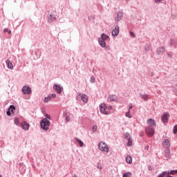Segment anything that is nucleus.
<instances>
[{
    "label": "nucleus",
    "mask_w": 177,
    "mask_h": 177,
    "mask_svg": "<svg viewBox=\"0 0 177 177\" xmlns=\"http://www.w3.org/2000/svg\"><path fill=\"white\" fill-rule=\"evenodd\" d=\"M147 124L149 125L148 127L146 128V133L148 135V136H153L155 133L154 127H156V121L153 119H149L147 120Z\"/></svg>",
    "instance_id": "f257e3e1"
},
{
    "label": "nucleus",
    "mask_w": 177,
    "mask_h": 177,
    "mask_svg": "<svg viewBox=\"0 0 177 177\" xmlns=\"http://www.w3.org/2000/svg\"><path fill=\"white\" fill-rule=\"evenodd\" d=\"M107 39H109V36L102 33L101 37L98 39V42L102 48H106V41H107Z\"/></svg>",
    "instance_id": "f03ea898"
},
{
    "label": "nucleus",
    "mask_w": 177,
    "mask_h": 177,
    "mask_svg": "<svg viewBox=\"0 0 177 177\" xmlns=\"http://www.w3.org/2000/svg\"><path fill=\"white\" fill-rule=\"evenodd\" d=\"M40 125L42 129L44 131H48V129H49V125H50V122L48 120L47 118H44L41 121Z\"/></svg>",
    "instance_id": "7ed1b4c3"
},
{
    "label": "nucleus",
    "mask_w": 177,
    "mask_h": 177,
    "mask_svg": "<svg viewBox=\"0 0 177 177\" xmlns=\"http://www.w3.org/2000/svg\"><path fill=\"white\" fill-rule=\"evenodd\" d=\"M98 149L101 151H104V153H109V147L107 146V144L101 142L98 145Z\"/></svg>",
    "instance_id": "20e7f679"
},
{
    "label": "nucleus",
    "mask_w": 177,
    "mask_h": 177,
    "mask_svg": "<svg viewBox=\"0 0 177 177\" xmlns=\"http://www.w3.org/2000/svg\"><path fill=\"white\" fill-rule=\"evenodd\" d=\"M100 112L105 115H109L110 111H107V105L106 104H101L100 106Z\"/></svg>",
    "instance_id": "39448f33"
},
{
    "label": "nucleus",
    "mask_w": 177,
    "mask_h": 177,
    "mask_svg": "<svg viewBox=\"0 0 177 177\" xmlns=\"http://www.w3.org/2000/svg\"><path fill=\"white\" fill-rule=\"evenodd\" d=\"M22 92L24 95H30L31 93V88L25 86L22 88Z\"/></svg>",
    "instance_id": "423d86ee"
},
{
    "label": "nucleus",
    "mask_w": 177,
    "mask_h": 177,
    "mask_svg": "<svg viewBox=\"0 0 177 177\" xmlns=\"http://www.w3.org/2000/svg\"><path fill=\"white\" fill-rule=\"evenodd\" d=\"M53 89H55L57 93H62V91H63V87L59 84H55L53 86Z\"/></svg>",
    "instance_id": "0eeeda50"
},
{
    "label": "nucleus",
    "mask_w": 177,
    "mask_h": 177,
    "mask_svg": "<svg viewBox=\"0 0 177 177\" xmlns=\"http://www.w3.org/2000/svg\"><path fill=\"white\" fill-rule=\"evenodd\" d=\"M21 127L22 129H24V131H28L30 129V124L27 123V122H23L21 124Z\"/></svg>",
    "instance_id": "6e6552de"
},
{
    "label": "nucleus",
    "mask_w": 177,
    "mask_h": 177,
    "mask_svg": "<svg viewBox=\"0 0 177 177\" xmlns=\"http://www.w3.org/2000/svg\"><path fill=\"white\" fill-rule=\"evenodd\" d=\"M120 34V27L118 26H115V30L112 31V35L113 37H117Z\"/></svg>",
    "instance_id": "1a4fd4ad"
},
{
    "label": "nucleus",
    "mask_w": 177,
    "mask_h": 177,
    "mask_svg": "<svg viewBox=\"0 0 177 177\" xmlns=\"http://www.w3.org/2000/svg\"><path fill=\"white\" fill-rule=\"evenodd\" d=\"M162 146L165 147V149L169 148V146H171V144L169 143V140L165 139L162 142Z\"/></svg>",
    "instance_id": "9d476101"
},
{
    "label": "nucleus",
    "mask_w": 177,
    "mask_h": 177,
    "mask_svg": "<svg viewBox=\"0 0 177 177\" xmlns=\"http://www.w3.org/2000/svg\"><path fill=\"white\" fill-rule=\"evenodd\" d=\"M168 117H169V114L168 113H165L162 116V122H168Z\"/></svg>",
    "instance_id": "9b49d317"
},
{
    "label": "nucleus",
    "mask_w": 177,
    "mask_h": 177,
    "mask_svg": "<svg viewBox=\"0 0 177 177\" xmlns=\"http://www.w3.org/2000/svg\"><path fill=\"white\" fill-rule=\"evenodd\" d=\"M163 52H165L164 47H159L156 51L157 55H161Z\"/></svg>",
    "instance_id": "f8f14e48"
},
{
    "label": "nucleus",
    "mask_w": 177,
    "mask_h": 177,
    "mask_svg": "<svg viewBox=\"0 0 177 177\" xmlns=\"http://www.w3.org/2000/svg\"><path fill=\"white\" fill-rule=\"evenodd\" d=\"M122 19V13L121 12H118L117 17L115 18V20L117 21H120Z\"/></svg>",
    "instance_id": "ddd939ff"
},
{
    "label": "nucleus",
    "mask_w": 177,
    "mask_h": 177,
    "mask_svg": "<svg viewBox=\"0 0 177 177\" xmlns=\"http://www.w3.org/2000/svg\"><path fill=\"white\" fill-rule=\"evenodd\" d=\"M6 64L8 65V68H13V64H12V62H10V60L7 59Z\"/></svg>",
    "instance_id": "4468645a"
},
{
    "label": "nucleus",
    "mask_w": 177,
    "mask_h": 177,
    "mask_svg": "<svg viewBox=\"0 0 177 177\" xmlns=\"http://www.w3.org/2000/svg\"><path fill=\"white\" fill-rule=\"evenodd\" d=\"M82 100L84 103H87L88 102V96L85 94L82 95Z\"/></svg>",
    "instance_id": "2eb2a0df"
},
{
    "label": "nucleus",
    "mask_w": 177,
    "mask_h": 177,
    "mask_svg": "<svg viewBox=\"0 0 177 177\" xmlns=\"http://www.w3.org/2000/svg\"><path fill=\"white\" fill-rule=\"evenodd\" d=\"M115 99H117V97H115V95H110L109 97V102H114V100H115Z\"/></svg>",
    "instance_id": "dca6fc26"
},
{
    "label": "nucleus",
    "mask_w": 177,
    "mask_h": 177,
    "mask_svg": "<svg viewBox=\"0 0 177 177\" xmlns=\"http://www.w3.org/2000/svg\"><path fill=\"white\" fill-rule=\"evenodd\" d=\"M126 161H127V162H128V164H132V157L127 156L126 158Z\"/></svg>",
    "instance_id": "f3484780"
},
{
    "label": "nucleus",
    "mask_w": 177,
    "mask_h": 177,
    "mask_svg": "<svg viewBox=\"0 0 177 177\" xmlns=\"http://www.w3.org/2000/svg\"><path fill=\"white\" fill-rule=\"evenodd\" d=\"M167 175H169V171H164L158 177H165Z\"/></svg>",
    "instance_id": "a211bd4d"
},
{
    "label": "nucleus",
    "mask_w": 177,
    "mask_h": 177,
    "mask_svg": "<svg viewBox=\"0 0 177 177\" xmlns=\"http://www.w3.org/2000/svg\"><path fill=\"white\" fill-rule=\"evenodd\" d=\"M167 175H169V171H164L158 177H165Z\"/></svg>",
    "instance_id": "6ab92c4d"
},
{
    "label": "nucleus",
    "mask_w": 177,
    "mask_h": 177,
    "mask_svg": "<svg viewBox=\"0 0 177 177\" xmlns=\"http://www.w3.org/2000/svg\"><path fill=\"white\" fill-rule=\"evenodd\" d=\"M142 99L144 100H149V95L147 94H144L141 95Z\"/></svg>",
    "instance_id": "aec40b11"
},
{
    "label": "nucleus",
    "mask_w": 177,
    "mask_h": 177,
    "mask_svg": "<svg viewBox=\"0 0 177 177\" xmlns=\"http://www.w3.org/2000/svg\"><path fill=\"white\" fill-rule=\"evenodd\" d=\"M132 176V174L131 172L124 173L122 175V177H131Z\"/></svg>",
    "instance_id": "412c9836"
},
{
    "label": "nucleus",
    "mask_w": 177,
    "mask_h": 177,
    "mask_svg": "<svg viewBox=\"0 0 177 177\" xmlns=\"http://www.w3.org/2000/svg\"><path fill=\"white\" fill-rule=\"evenodd\" d=\"M50 100H52V97L51 96H48V97H46L44 99V102L45 103H48V102H49Z\"/></svg>",
    "instance_id": "4be33fe9"
},
{
    "label": "nucleus",
    "mask_w": 177,
    "mask_h": 177,
    "mask_svg": "<svg viewBox=\"0 0 177 177\" xmlns=\"http://www.w3.org/2000/svg\"><path fill=\"white\" fill-rule=\"evenodd\" d=\"M76 140L80 144V147H82V146H84V142L81 140L76 138Z\"/></svg>",
    "instance_id": "5701e85b"
},
{
    "label": "nucleus",
    "mask_w": 177,
    "mask_h": 177,
    "mask_svg": "<svg viewBox=\"0 0 177 177\" xmlns=\"http://www.w3.org/2000/svg\"><path fill=\"white\" fill-rule=\"evenodd\" d=\"M125 139H127V140H129L131 139V136H129V133H127L124 134Z\"/></svg>",
    "instance_id": "b1692460"
},
{
    "label": "nucleus",
    "mask_w": 177,
    "mask_h": 177,
    "mask_svg": "<svg viewBox=\"0 0 177 177\" xmlns=\"http://www.w3.org/2000/svg\"><path fill=\"white\" fill-rule=\"evenodd\" d=\"M12 113H13V110H16V109L15 108V106L11 105L10 106L9 109H8Z\"/></svg>",
    "instance_id": "393cba45"
},
{
    "label": "nucleus",
    "mask_w": 177,
    "mask_h": 177,
    "mask_svg": "<svg viewBox=\"0 0 177 177\" xmlns=\"http://www.w3.org/2000/svg\"><path fill=\"white\" fill-rule=\"evenodd\" d=\"M14 122H15V125H19V118H15L14 119Z\"/></svg>",
    "instance_id": "a878e982"
},
{
    "label": "nucleus",
    "mask_w": 177,
    "mask_h": 177,
    "mask_svg": "<svg viewBox=\"0 0 177 177\" xmlns=\"http://www.w3.org/2000/svg\"><path fill=\"white\" fill-rule=\"evenodd\" d=\"M92 129L93 132H96L97 131V126L96 125L93 126Z\"/></svg>",
    "instance_id": "bb28decb"
},
{
    "label": "nucleus",
    "mask_w": 177,
    "mask_h": 177,
    "mask_svg": "<svg viewBox=\"0 0 177 177\" xmlns=\"http://www.w3.org/2000/svg\"><path fill=\"white\" fill-rule=\"evenodd\" d=\"M127 146H132V140L131 138L129 140H127Z\"/></svg>",
    "instance_id": "cd10ccee"
},
{
    "label": "nucleus",
    "mask_w": 177,
    "mask_h": 177,
    "mask_svg": "<svg viewBox=\"0 0 177 177\" xmlns=\"http://www.w3.org/2000/svg\"><path fill=\"white\" fill-rule=\"evenodd\" d=\"M3 32H8V34H11L12 31L9 30L8 28H6L3 30Z\"/></svg>",
    "instance_id": "c85d7f7f"
},
{
    "label": "nucleus",
    "mask_w": 177,
    "mask_h": 177,
    "mask_svg": "<svg viewBox=\"0 0 177 177\" xmlns=\"http://www.w3.org/2000/svg\"><path fill=\"white\" fill-rule=\"evenodd\" d=\"M129 113H130L129 111L126 113V117H128L129 118H132V115H131Z\"/></svg>",
    "instance_id": "c756f323"
},
{
    "label": "nucleus",
    "mask_w": 177,
    "mask_h": 177,
    "mask_svg": "<svg viewBox=\"0 0 177 177\" xmlns=\"http://www.w3.org/2000/svg\"><path fill=\"white\" fill-rule=\"evenodd\" d=\"M175 174H177V170H171L170 172H169V174L171 175H175Z\"/></svg>",
    "instance_id": "7c9ffc66"
},
{
    "label": "nucleus",
    "mask_w": 177,
    "mask_h": 177,
    "mask_svg": "<svg viewBox=\"0 0 177 177\" xmlns=\"http://www.w3.org/2000/svg\"><path fill=\"white\" fill-rule=\"evenodd\" d=\"M130 35H131V37H132V38H135L136 37L135 33H133V32H130Z\"/></svg>",
    "instance_id": "2f4dec72"
},
{
    "label": "nucleus",
    "mask_w": 177,
    "mask_h": 177,
    "mask_svg": "<svg viewBox=\"0 0 177 177\" xmlns=\"http://www.w3.org/2000/svg\"><path fill=\"white\" fill-rule=\"evenodd\" d=\"M174 133H177V125H176L174 128Z\"/></svg>",
    "instance_id": "473e14b6"
},
{
    "label": "nucleus",
    "mask_w": 177,
    "mask_h": 177,
    "mask_svg": "<svg viewBox=\"0 0 177 177\" xmlns=\"http://www.w3.org/2000/svg\"><path fill=\"white\" fill-rule=\"evenodd\" d=\"M112 109H113V107L108 106V107H106V111H109L111 110Z\"/></svg>",
    "instance_id": "72a5a7b5"
},
{
    "label": "nucleus",
    "mask_w": 177,
    "mask_h": 177,
    "mask_svg": "<svg viewBox=\"0 0 177 177\" xmlns=\"http://www.w3.org/2000/svg\"><path fill=\"white\" fill-rule=\"evenodd\" d=\"M65 120H66V122H68V121H70V117L67 116V117L65 118Z\"/></svg>",
    "instance_id": "f704fd0d"
},
{
    "label": "nucleus",
    "mask_w": 177,
    "mask_h": 177,
    "mask_svg": "<svg viewBox=\"0 0 177 177\" xmlns=\"http://www.w3.org/2000/svg\"><path fill=\"white\" fill-rule=\"evenodd\" d=\"M91 82H95V77H92L91 78Z\"/></svg>",
    "instance_id": "c9c22d12"
},
{
    "label": "nucleus",
    "mask_w": 177,
    "mask_h": 177,
    "mask_svg": "<svg viewBox=\"0 0 177 177\" xmlns=\"http://www.w3.org/2000/svg\"><path fill=\"white\" fill-rule=\"evenodd\" d=\"M7 115H10V109H9L7 111Z\"/></svg>",
    "instance_id": "e433bc0d"
},
{
    "label": "nucleus",
    "mask_w": 177,
    "mask_h": 177,
    "mask_svg": "<svg viewBox=\"0 0 177 177\" xmlns=\"http://www.w3.org/2000/svg\"><path fill=\"white\" fill-rule=\"evenodd\" d=\"M46 117L48 120H50V115L46 114Z\"/></svg>",
    "instance_id": "4c0bfd02"
},
{
    "label": "nucleus",
    "mask_w": 177,
    "mask_h": 177,
    "mask_svg": "<svg viewBox=\"0 0 177 177\" xmlns=\"http://www.w3.org/2000/svg\"><path fill=\"white\" fill-rule=\"evenodd\" d=\"M97 168H98V169H102V166H100V165H97Z\"/></svg>",
    "instance_id": "58836bf2"
},
{
    "label": "nucleus",
    "mask_w": 177,
    "mask_h": 177,
    "mask_svg": "<svg viewBox=\"0 0 177 177\" xmlns=\"http://www.w3.org/2000/svg\"><path fill=\"white\" fill-rule=\"evenodd\" d=\"M50 97L55 98L56 97V94H52Z\"/></svg>",
    "instance_id": "ea45409f"
},
{
    "label": "nucleus",
    "mask_w": 177,
    "mask_h": 177,
    "mask_svg": "<svg viewBox=\"0 0 177 177\" xmlns=\"http://www.w3.org/2000/svg\"><path fill=\"white\" fill-rule=\"evenodd\" d=\"M161 1H162V0H155V2L157 3L158 2H161Z\"/></svg>",
    "instance_id": "a19ab883"
},
{
    "label": "nucleus",
    "mask_w": 177,
    "mask_h": 177,
    "mask_svg": "<svg viewBox=\"0 0 177 177\" xmlns=\"http://www.w3.org/2000/svg\"><path fill=\"white\" fill-rule=\"evenodd\" d=\"M54 17H52V15H50V19L53 20Z\"/></svg>",
    "instance_id": "79ce46f5"
},
{
    "label": "nucleus",
    "mask_w": 177,
    "mask_h": 177,
    "mask_svg": "<svg viewBox=\"0 0 177 177\" xmlns=\"http://www.w3.org/2000/svg\"><path fill=\"white\" fill-rule=\"evenodd\" d=\"M129 106V110H131V109H132V104H130Z\"/></svg>",
    "instance_id": "37998d69"
},
{
    "label": "nucleus",
    "mask_w": 177,
    "mask_h": 177,
    "mask_svg": "<svg viewBox=\"0 0 177 177\" xmlns=\"http://www.w3.org/2000/svg\"><path fill=\"white\" fill-rule=\"evenodd\" d=\"M145 150H149V146H147V147L145 148Z\"/></svg>",
    "instance_id": "c03bdc74"
},
{
    "label": "nucleus",
    "mask_w": 177,
    "mask_h": 177,
    "mask_svg": "<svg viewBox=\"0 0 177 177\" xmlns=\"http://www.w3.org/2000/svg\"><path fill=\"white\" fill-rule=\"evenodd\" d=\"M0 177H2V175H0Z\"/></svg>",
    "instance_id": "a18cd8bd"
},
{
    "label": "nucleus",
    "mask_w": 177,
    "mask_h": 177,
    "mask_svg": "<svg viewBox=\"0 0 177 177\" xmlns=\"http://www.w3.org/2000/svg\"><path fill=\"white\" fill-rule=\"evenodd\" d=\"M167 154H169V153L167 152Z\"/></svg>",
    "instance_id": "49530a36"
}]
</instances>
